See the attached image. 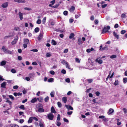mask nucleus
Returning <instances> with one entry per match:
<instances>
[{"instance_id": "dca6fc26", "label": "nucleus", "mask_w": 127, "mask_h": 127, "mask_svg": "<svg viewBox=\"0 0 127 127\" xmlns=\"http://www.w3.org/2000/svg\"><path fill=\"white\" fill-rule=\"evenodd\" d=\"M6 85V83L5 82H4L2 83L1 85V87L2 88H5V86Z\"/></svg>"}, {"instance_id": "de8ad7c7", "label": "nucleus", "mask_w": 127, "mask_h": 127, "mask_svg": "<svg viewBox=\"0 0 127 127\" xmlns=\"http://www.w3.org/2000/svg\"><path fill=\"white\" fill-rule=\"evenodd\" d=\"M49 72L50 74L52 75H54L55 73L54 71L53 70H51Z\"/></svg>"}, {"instance_id": "473e14b6", "label": "nucleus", "mask_w": 127, "mask_h": 127, "mask_svg": "<svg viewBox=\"0 0 127 127\" xmlns=\"http://www.w3.org/2000/svg\"><path fill=\"white\" fill-rule=\"evenodd\" d=\"M39 28L38 27L34 29V31L35 32H39Z\"/></svg>"}, {"instance_id": "f8f14e48", "label": "nucleus", "mask_w": 127, "mask_h": 127, "mask_svg": "<svg viewBox=\"0 0 127 127\" xmlns=\"http://www.w3.org/2000/svg\"><path fill=\"white\" fill-rule=\"evenodd\" d=\"M114 111V110L113 109L110 108L109 110L108 114V115H110L113 113Z\"/></svg>"}, {"instance_id": "0eeeda50", "label": "nucleus", "mask_w": 127, "mask_h": 127, "mask_svg": "<svg viewBox=\"0 0 127 127\" xmlns=\"http://www.w3.org/2000/svg\"><path fill=\"white\" fill-rule=\"evenodd\" d=\"M14 1L16 2L19 3H24L26 1L25 0H14Z\"/></svg>"}, {"instance_id": "c756f323", "label": "nucleus", "mask_w": 127, "mask_h": 127, "mask_svg": "<svg viewBox=\"0 0 127 127\" xmlns=\"http://www.w3.org/2000/svg\"><path fill=\"white\" fill-rule=\"evenodd\" d=\"M19 108L22 109L23 110L25 109V108L24 106V105H21L19 107Z\"/></svg>"}, {"instance_id": "7c9ffc66", "label": "nucleus", "mask_w": 127, "mask_h": 127, "mask_svg": "<svg viewBox=\"0 0 127 127\" xmlns=\"http://www.w3.org/2000/svg\"><path fill=\"white\" fill-rule=\"evenodd\" d=\"M53 81L54 79L53 78H51L49 79L48 80V82H52Z\"/></svg>"}, {"instance_id": "393cba45", "label": "nucleus", "mask_w": 127, "mask_h": 127, "mask_svg": "<svg viewBox=\"0 0 127 127\" xmlns=\"http://www.w3.org/2000/svg\"><path fill=\"white\" fill-rule=\"evenodd\" d=\"M74 34L73 33H71L69 37V38L70 39L72 38L74 36Z\"/></svg>"}, {"instance_id": "79ce46f5", "label": "nucleus", "mask_w": 127, "mask_h": 127, "mask_svg": "<svg viewBox=\"0 0 127 127\" xmlns=\"http://www.w3.org/2000/svg\"><path fill=\"white\" fill-rule=\"evenodd\" d=\"M81 15V14H79L78 15L76 14L75 15V17L77 19L79 17V16H80Z\"/></svg>"}, {"instance_id": "39448f33", "label": "nucleus", "mask_w": 127, "mask_h": 127, "mask_svg": "<svg viewBox=\"0 0 127 127\" xmlns=\"http://www.w3.org/2000/svg\"><path fill=\"white\" fill-rule=\"evenodd\" d=\"M100 57L97 58L95 60V61L96 62L98 63L99 64H101L102 63L103 61L102 60H100Z\"/></svg>"}, {"instance_id": "aec40b11", "label": "nucleus", "mask_w": 127, "mask_h": 127, "mask_svg": "<svg viewBox=\"0 0 127 127\" xmlns=\"http://www.w3.org/2000/svg\"><path fill=\"white\" fill-rule=\"evenodd\" d=\"M43 35L41 33H40L38 37V39L39 40H40L42 37Z\"/></svg>"}, {"instance_id": "4d7b16f0", "label": "nucleus", "mask_w": 127, "mask_h": 127, "mask_svg": "<svg viewBox=\"0 0 127 127\" xmlns=\"http://www.w3.org/2000/svg\"><path fill=\"white\" fill-rule=\"evenodd\" d=\"M39 126L40 127H44L43 124L41 122L39 123Z\"/></svg>"}, {"instance_id": "c03bdc74", "label": "nucleus", "mask_w": 127, "mask_h": 127, "mask_svg": "<svg viewBox=\"0 0 127 127\" xmlns=\"http://www.w3.org/2000/svg\"><path fill=\"white\" fill-rule=\"evenodd\" d=\"M61 72L62 73H63V74H65L66 73V71L64 69H63L61 71Z\"/></svg>"}, {"instance_id": "e433bc0d", "label": "nucleus", "mask_w": 127, "mask_h": 127, "mask_svg": "<svg viewBox=\"0 0 127 127\" xmlns=\"http://www.w3.org/2000/svg\"><path fill=\"white\" fill-rule=\"evenodd\" d=\"M114 85L115 86H116L117 85H118L119 84V81L118 80H117L115 81V82L114 83Z\"/></svg>"}, {"instance_id": "9b49d317", "label": "nucleus", "mask_w": 127, "mask_h": 127, "mask_svg": "<svg viewBox=\"0 0 127 127\" xmlns=\"http://www.w3.org/2000/svg\"><path fill=\"white\" fill-rule=\"evenodd\" d=\"M51 112L52 114L53 113H56V111L55 110L53 106H52L51 108Z\"/></svg>"}, {"instance_id": "cd10ccee", "label": "nucleus", "mask_w": 127, "mask_h": 127, "mask_svg": "<svg viewBox=\"0 0 127 127\" xmlns=\"http://www.w3.org/2000/svg\"><path fill=\"white\" fill-rule=\"evenodd\" d=\"M55 1V0H53L51 1L50 3L51 4H50L49 5V6H51V5H52L54 4V3Z\"/></svg>"}, {"instance_id": "0e129e2a", "label": "nucleus", "mask_w": 127, "mask_h": 127, "mask_svg": "<svg viewBox=\"0 0 127 127\" xmlns=\"http://www.w3.org/2000/svg\"><path fill=\"white\" fill-rule=\"evenodd\" d=\"M68 51V50L67 49H64V53H67V52Z\"/></svg>"}, {"instance_id": "6e6552de", "label": "nucleus", "mask_w": 127, "mask_h": 127, "mask_svg": "<svg viewBox=\"0 0 127 127\" xmlns=\"http://www.w3.org/2000/svg\"><path fill=\"white\" fill-rule=\"evenodd\" d=\"M65 106L68 110L70 109L71 110H73V108L69 105H65Z\"/></svg>"}, {"instance_id": "412c9836", "label": "nucleus", "mask_w": 127, "mask_h": 127, "mask_svg": "<svg viewBox=\"0 0 127 127\" xmlns=\"http://www.w3.org/2000/svg\"><path fill=\"white\" fill-rule=\"evenodd\" d=\"M61 63L64 65L65 64L66 65L68 63L65 60H63L61 62Z\"/></svg>"}, {"instance_id": "423d86ee", "label": "nucleus", "mask_w": 127, "mask_h": 127, "mask_svg": "<svg viewBox=\"0 0 127 127\" xmlns=\"http://www.w3.org/2000/svg\"><path fill=\"white\" fill-rule=\"evenodd\" d=\"M8 3L6 2L2 4L1 5V6L3 8L7 7L8 6Z\"/></svg>"}, {"instance_id": "2f4dec72", "label": "nucleus", "mask_w": 127, "mask_h": 127, "mask_svg": "<svg viewBox=\"0 0 127 127\" xmlns=\"http://www.w3.org/2000/svg\"><path fill=\"white\" fill-rule=\"evenodd\" d=\"M29 42V40L28 39H26L24 40V43L28 44Z\"/></svg>"}, {"instance_id": "5701e85b", "label": "nucleus", "mask_w": 127, "mask_h": 127, "mask_svg": "<svg viewBox=\"0 0 127 127\" xmlns=\"http://www.w3.org/2000/svg\"><path fill=\"white\" fill-rule=\"evenodd\" d=\"M62 100L64 103H66L67 101V98L65 97H64L62 98Z\"/></svg>"}, {"instance_id": "bf43d9fd", "label": "nucleus", "mask_w": 127, "mask_h": 127, "mask_svg": "<svg viewBox=\"0 0 127 127\" xmlns=\"http://www.w3.org/2000/svg\"><path fill=\"white\" fill-rule=\"evenodd\" d=\"M11 72L13 73H15L16 72V70L14 69H11Z\"/></svg>"}, {"instance_id": "774afa93", "label": "nucleus", "mask_w": 127, "mask_h": 127, "mask_svg": "<svg viewBox=\"0 0 127 127\" xmlns=\"http://www.w3.org/2000/svg\"><path fill=\"white\" fill-rule=\"evenodd\" d=\"M24 122V120L22 119H21L19 121V122L21 123H23Z\"/></svg>"}, {"instance_id": "72a5a7b5", "label": "nucleus", "mask_w": 127, "mask_h": 127, "mask_svg": "<svg viewBox=\"0 0 127 127\" xmlns=\"http://www.w3.org/2000/svg\"><path fill=\"white\" fill-rule=\"evenodd\" d=\"M41 21L40 19H38L36 21V23L37 24H40L41 23Z\"/></svg>"}, {"instance_id": "338daca9", "label": "nucleus", "mask_w": 127, "mask_h": 127, "mask_svg": "<svg viewBox=\"0 0 127 127\" xmlns=\"http://www.w3.org/2000/svg\"><path fill=\"white\" fill-rule=\"evenodd\" d=\"M118 25L117 24H116L114 26V28H116L118 27Z\"/></svg>"}, {"instance_id": "f257e3e1", "label": "nucleus", "mask_w": 127, "mask_h": 127, "mask_svg": "<svg viewBox=\"0 0 127 127\" xmlns=\"http://www.w3.org/2000/svg\"><path fill=\"white\" fill-rule=\"evenodd\" d=\"M110 29V27L109 26H107L106 27V26H104L102 30V33L104 34V33H106L107 32V30H109Z\"/></svg>"}, {"instance_id": "13d9d810", "label": "nucleus", "mask_w": 127, "mask_h": 127, "mask_svg": "<svg viewBox=\"0 0 127 127\" xmlns=\"http://www.w3.org/2000/svg\"><path fill=\"white\" fill-rule=\"evenodd\" d=\"M107 4H105L104 5H102L101 6V7L102 8H104L105 7H106L107 6Z\"/></svg>"}, {"instance_id": "e2e57ef3", "label": "nucleus", "mask_w": 127, "mask_h": 127, "mask_svg": "<svg viewBox=\"0 0 127 127\" xmlns=\"http://www.w3.org/2000/svg\"><path fill=\"white\" fill-rule=\"evenodd\" d=\"M107 47L106 46H105L104 47L102 48V50H107Z\"/></svg>"}, {"instance_id": "603ef678", "label": "nucleus", "mask_w": 127, "mask_h": 127, "mask_svg": "<svg viewBox=\"0 0 127 127\" xmlns=\"http://www.w3.org/2000/svg\"><path fill=\"white\" fill-rule=\"evenodd\" d=\"M64 14L65 15H66L68 14V12L66 11H65L63 12Z\"/></svg>"}, {"instance_id": "a211bd4d", "label": "nucleus", "mask_w": 127, "mask_h": 127, "mask_svg": "<svg viewBox=\"0 0 127 127\" xmlns=\"http://www.w3.org/2000/svg\"><path fill=\"white\" fill-rule=\"evenodd\" d=\"M75 9V7L74 6H72L70 9H69V11L71 12H72L74 11Z\"/></svg>"}, {"instance_id": "3c124183", "label": "nucleus", "mask_w": 127, "mask_h": 127, "mask_svg": "<svg viewBox=\"0 0 127 127\" xmlns=\"http://www.w3.org/2000/svg\"><path fill=\"white\" fill-rule=\"evenodd\" d=\"M9 96L12 100H14V97L12 95H9Z\"/></svg>"}, {"instance_id": "7ed1b4c3", "label": "nucleus", "mask_w": 127, "mask_h": 127, "mask_svg": "<svg viewBox=\"0 0 127 127\" xmlns=\"http://www.w3.org/2000/svg\"><path fill=\"white\" fill-rule=\"evenodd\" d=\"M38 107H40L39 108L38 110V111L39 112H42L44 111V110L41 107H42V105L41 104H39L37 105Z\"/></svg>"}, {"instance_id": "ea45409f", "label": "nucleus", "mask_w": 127, "mask_h": 127, "mask_svg": "<svg viewBox=\"0 0 127 127\" xmlns=\"http://www.w3.org/2000/svg\"><path fill=\"white\" fill-rule=\"evenodd\" d=\"M123 82L126 83L127 82V78H124L123 80Z\"/></svg>"}, {"instance_id": "f03ea898", "label": "nucleus", "mask_w": 127, "mask_h": 127, "mask_svg": "<svg viewBox=\"0 0 127 127\" xmlns=\"http://www.w3.org/2000/svg\"><path fill=\"white\" fill-rule=\"evenodd\" d=\"M47 117L49 120H53L54 116L52 113H50L47 115Z\"/></svg>"}, {"instance_id": "09e8293b", "label": "nucleus", "mask_w": 127, "mask_h": 127, "mask_svg": "<svg viewBox=\"0 0 127 127\" xmlns=\"http://www.w3.org/2000/svg\"><path fill=\"white\" fill-rule=\"evenodd\" d=\"M46 17H44L42 21V22L43 23V24H44V23L46 21Z\"/></svg>"}, {"instance_id": "6e6d98bb", "label": "nucleus", "mask_w": 127, "mask_h": 127, "mask_svg": "<svg viewBox=\"0 0 127 127\" xmlns=\"http://www.w3.org/2000/svg\"><path fill=\"white\" fill-rule=\"evenodd\" d=\"M25 79L27 81H29L30 80V78L28 77H26L25 78Z\"/></svg>"}, {"instance_id": "5fc2aeb1", "label": "nucleus", "mask_w": 127, "mask_h": 127, "mask_svg": "<svg viewBox=\"0 0 127 127\" xmlns=\"http://www.w3.org/2000/svg\"><path fill=\"white\" fill-rule=\"evenodd\" d=\"M18 87H19L18 86H17V85H16V86H14L13 87V88L14 89H18Z\"/></svg>"}, {"instance_id": "2eb2a0df", "label": "nucleus", "mask_w": 127, "mask_h": 127, "mask_svg": "<svg viewBox=\"0 0 127 127\" xmlns=\"http://www.w3.org/2000/svg\"><path fill=\"white\" fill-rule=\"evenodd\" d=\"M22 94V93H14L13 94V95L15 96H19V95H21Z\"/></svg>"}, {"instance_id": "a19ab883", "label": "nucleus", "mask_w": 127, "mask_h": 127, "mask_svg": "<svg viewBox=\"0 0 127 127\" xmlns=\"http://www.w3.org/2000/svg\"><path fill=\"white\" fill-rule=\"evenodd\" d=\"M56 125L58 127H59L61 124V123L60 122H57Z\"/></svg>"}, {"instance_id": "c9c22d12", "label": "nucleus", "mask_w": 127, "mask_h": 127, "mask_svg": "<svg viewBox=\"0 0 127 127\" xmlns=\"http://www.w3.org/2000/svg\"><path fill=\"white\" fill-rule=\"evenodd\" d=\"M6 102L8 103L10 105H11L12 104V102L8 100H7L6 101Z\"/></svg>"}, {"instance_id": "a878e982", "label": "nucleus", "mask_w": 127, "mask_h": 127, "mask_svg": "<svg viewBox=\"0 0 127 127\" xmlns=\"http://www.w3.org/2000/svg\"><path fill=\"white\" fill-rule=\"evenodd\" d=\"M51 43L52 45H56L57 44V43L55 40L53 39H52V40Z\"/></svg>"}, {"instance_id": "a18cd8bd", "label": "nucleus", "mask_w": 127, "mask_h": 127, "mask_svg": "<svg viewBox=\"0 0 127 127\" xmlns=\"http://www.w3.org/2000/svg\"><path fill=\"white\" fill-rule=\"evenodd\" d=\"M59 107H61L62 106L61 103L60 102H58L57 103Z\"/></svg>"}, {"instance_id": "1a4fd4ad", "label": "nucleus", "mask_w": 127, "mask_h": 127, "mask_svg": "<svg viewBox=\"0 0 127 127\" xmlns=\"http://www.w3.org/2000/svg\"><path fill=\"white\" fill-rule=\"evenodd\" d=\"M5 51L4 52L6 54H12V52L9 50L7 49H5Z\"/></svg>"}, {"instance_id": "4468645a", "label": "nucleus", "mask_w": 127, "mask_h": 127, "mask_svg": "<svg viewBox=\"0 0 127 127\" xmlns=\"http://www.w3.org/2000/svg\"><path fill=\"white\" fill-rule=\"evenodd\" d=\"M9 127H19L18 126L14 124H10L9 126Z\"/></svg>"}, {"instance_id": "6ab92c4d", "label": "nucleus", "mask_w": 127, "mask_h": 127, "mask_svg": "<svg viewBox=\"0 0 127 127\" xmlns=\"http://www.w3.org/2000/svg\"><path fill=\"white\" fill-rule=\"evenodd\" d=\"M33 119L32 117H30L28 120V123H31Z\"/></svg>"}, {"instance_id": "69168bd1", "label": "nucleus", "mask_w": 127, "mask_h": 127, "mask_svg": "<svg viewBox=\"0 0 127 127\" xmlns=\"http://www.w3.org/2000/svg\"><path fill=\"white\" fill-rule=\"evenodd\" d=\"M72 111H70L69 112H67V114L68 115H71L72 113Z\"/></svg>"}, {"instance_id": "b1692460", "label": "nucleus", "mask_w": 127, "mask_h": 127, "mask_svg": "<svg viewBox=\"0 0 127 127\" xmlns=\"http://www.w3.org/2000/svg\"><path fill=\"white\" fill-rule=\"evenodd\" d=\"M37 101V99L36 98H34L32 99L31 101V102L32 103H34L36 102Z\"/></svg>"}, {"instance_id": "58836bf2", "label": "nucleus", "mask_w": 127, "mask_h": 127, "mask_svg": "<svg viewBox=\"0 0 127 127\" xmlns=\"http://www.w3.org/2000/svg\"><path fill=\"white\" fill-rule=\"evenodd\" d=\"M60 114H59L58 115L57 117V120L58 121L60 120Z\"/></svg>"}, {"instance_id": "4be33fe9", "label": "nucleus", "mask_w": 127, "mask_h": 127, "mask_svg": "<svg viewBox=\"0 0 127 127\" xmlns=\"http://www.w3.org/2000/svg\"><path fill=\"white\" fill-rule=\"evenodd\" d=\"M55 92L54 91H52L50 93V95L52 97H54Z\"/></svg>"}, {"instance_id": "f704fd0d", "label": "nucleus", "mask_w": 127, "mask_h": 127, "mask_svg": "<svg viewBox=\"0 0 127 127\" xmlns=\"http://www.w3.org/2000/svg\"><path fill=\"white\" fill-rule=\"evenodd\" d=\"M49 97L47 96L44 99V101L45 102H47L49 100Z\"/></svg>"}, {"instance_id": "c85d7f7f", "label": "nucleus", "mask_w": 127, "mask_h": 127, "mask_svg": "<svg viewBox=\"0 0 127 127\" xmlns=\"http://www.w3.org/2000/svg\"><path fill=\"white\" fill-rule=\"evenodd\" d=\"M6 64V62L4 61H2L0 63V64L1 66L5 65Z\"/></svg>"}, {"instance_id": "052dcab7", "label": "nucleus", "mask_w": 127, "mask_h": 127, "mask_svg": "<svg viewBox=\"0 0 127 127\" xmlns=\"http://www.w3.org/2000/svg\"><path fill=\"white\" fill-rule=\"evenodd\" d=\"M75 61H76L78 63H79L80 62V60H79V59L78 58H76L75 59Z\"/></svg>"}, {"instance_id": "bb28decb", "label": "nucleus", "mask_w": 127, "mask_h": 127, "mask_svg": "<svg viewBox=\"0 0 127 127\" xmlns=\"http://www.w3.org/2000/svg\"><path fill=\"white\" fill-rule=\"evenodd\" d=\"M51 55V54L50 52L47 53L46 54V56L47 57H50Z\"/></svg>"}, {"instance_id": "680f3d73", "label": "nucleus", "mask_w": 127, "mask_h": 127, "mask_svg": "<svg viewBox=\"0 0 127 127\" xmlns=\"http://www.w3.org/2000/svg\"><path fill=\"white\" fill-rule=\"evenodd\" d=\"M123 111L125 113H127V110L125 108H123Z\"/></svg>"}, {"instance_id": "9d476101", "label": "nucleus", "mask_w": 127, "mask_h": 127, "mask_svg": "<svg viewBox=\"0 0 127 127\" xmlns=\"http://www.w3.org/2000/svg\"><path fill=\"white\" fill-rule=\"evenodd\" d=\"M18 15L19 16L20 19L21 20H22L23 19V14L21 13L20 12H19Z\"/></svg>"}, {"instance_id": "ddd939ff", "label": "nucleus", "mask_w": 127, "mask_h": 127, "mask_svg": "<svg viewBox=\"0 0 127 127\" xmlns=\"http://www.w3.org/2000/svg\"><path fill=\"white\" fill-rule=\"evenodd\" d=\"M35 74L33 72L29 74V76L30 78H32L34 76Z\"/></svg>"}, {"instance_id": "864d4df0", "label": "nucleus", "mask_w": 127, "mask_h": 127, "mask_svg": "<svg viewBox=\"0 0 127 127\" xmlns=\"http://www.w3.org/2000/svg\"><path fill=\"white\" fill-rule=\"evenodd\" d=\"M100 94V93L99 92L97 91L95 93V94L97 96H99V95Z\"/></svg>"}, {"instance_id": "8fccbe9b", "label": "nucleus", "mask_w": 127, "mask_h": 127, "mask_svg": "<svg viewBox=\"0 0 127 127\" xmlns=\"http://www.w3.org/2000/svg\"><path fill=\"white\" fill-rule=\"evenodd\" d=\"M65 81L68 83H69L70 82V79L69 78H67L65 79Z\"/></svg>"}, {"instance_id": "f3484780", "label": "nucleus", "mask_w": 127, "mask_h": 127, "mask_svg": "<svg viewBox=\"0 0 127 127\" xmlns=\"http://www.w3.org/2000/svg\"><path fill=\"white\" fill-rule=\"evenodd\" d=\"M82 42L81 40V39L80 38H79L78 40V41L77 42V43L79 45H80L82 43Z\"/></svg>"}, {"instance_id": "37998d69", "label": "nucleus", "mask_w": 127, "mask_h": 127, "mask_svg": "<svg viewBox=\"0 0 127 127\" xmlns=\"http://www.w3.org/2000/svg\"><path fill=\"white\" fill-rule=\"evenodd\" d=\"M126 32V31L125 30H122L121 31V33L122 34H124Z\"/></svg>"}, {"instance_id": "49530a36", "label": "nucleus", "mask_w": 127, "mask_h": 127, "mask_svg": "<svg viewBox=\"0 0 127 127\" xmlns=\"http://www.w3.org/2000/svg\"><path fill=\"white\" fill-rule=\"evenodd\" d=\"M66 68H68L69 69H70V66L69 65L68 63H67V64H66Z\"/></svg>"}, {"instance_id": "4c0bfd02", "label": "nucleus", "mask_w": 127, "mask_h": 127, "mask_svg": "<svg viewBox=\"0 0 127 127\" xmlns=\"http://www.w3.org/2000/svg\"><path fill=\"white\" fill-rule=\"evenodd\" d=\"M117 56L115 55H113L110 57L111 59H113L115 58Z\"/></svg>"}, {"instance_id": "20e7f679", "label": "nucleus", "mask_w": 127, "mask_h": 127, "mask_svg": "<svg viewBox=\"0 0 127 127\" xmlns=\"http://www.w3.org/2000/svg\"><path fill=\"white\" fill-rule=\"evenodd\" d=\"M18 36H16V38H15L14 40L11 42V44L13 45L16 44L18 40Z\"/></svg>"}]
</instances>
